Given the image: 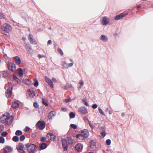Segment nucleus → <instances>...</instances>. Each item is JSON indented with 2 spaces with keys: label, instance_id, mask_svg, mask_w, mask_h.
<instances>
[{
  "label": "nucleus",
  "instance_id": "nucleus-1",
  "mask_svg": "<svg viewBox=\"0 0 153 153\" xmlns=\"http://www.w3.org/2000/svg\"><path fill=\"white\" fill-rule=\"evenodd\" d=\"M1 29L6 33H8L12 30V27L10 25L5 23L1 26Z\"/></svg>",
  "mask_w": 153,
  "mask_h": 153
},
{
  "label": "nucleus",
  "instance_id": "nucleus-2",
  "mask_svg": "<svg viewBox=\"0 0 153 153\" xmlns=\"http://www.w3.org/2000/svg\"><path fill=\"white\" fill-rule=\"evenodd\" d=\"M45 123L43 121H39L36 124V127L40 130H43L45 127Z\"/></svg>",
  "mask_w": 153,
  "mask_h": 153
},
{
  "label": "nucleus",
  "instance_id": "nucleus-3",
  "mask_svg": "<svg viewBox=\"0 0 153 153\" xmlns=\"http://www.w3.org/2000/svg\"><path fill=\"white\" fill-rule=\"evenodd\" d=\"M16 149L20 153H24L25 149L24 145L22 143H19L16 146Z\"/></svg>",
  "mask_w": 153,
  "mask_h": 153
},
{
  "label": "nucleus",
  "instance_id": "nucleus-4",
  "mask_svg": "<svg viewBox=\"0 0 153 153\" xmlns=\"http://www.w3.org/2000/svg\"><path fill=\"white\" fill-rule=\"evenodd\" d=\"M7 65L9 70L13 72L16 70V65L10 62H8Z\"/></svg>",
  "mask_w": 153,
  "mask_h": 153
},
{
  "label": "nucleus",
  "instance_id": "nucleus-5",
  "mask_svg": "<svg viewBox=\"0 0 153 153\" xmlns=\"http://www.w3.org/2000/svg\"><path fill=\"white\" fill-rule=\"evenodd\" d=\"M78 111L81 114H85L88 113L87 109L85 106L81 107L79 108Z\"/></svg>",
  "mask_w": 153,
  "mask_h": 153
},
{
  "label": "nucleus",
  "instance_id": "nucleus-6",
  "mask_svg": "<svg viewBox=\"0 0 153 153\" xmlns=\"http://www.w3.org/2000/svg\"><path fill=\"white\" fill-rule=\"evenodd\" d=\"M36 151L37 148L34 145H29V153H35Z\"/></svg>",
  "mask_w": 153,
  "mask_h": 153
},
{
  "label": "nucleus",
  "instance_id": "nucleus-7",
  "mask_svg": "<svg viewBox=\"0 0 153 153\" xmlns=\"http://www.w3.org/2000/svg\"><path fill=\"white\" fill-rule=\"evenodd\" d=\"M12 86H10L6 91V96L7 98H9L11 96V95L12 94Z\"/></svg>",
  "mask_w": 153,
  "mask_h": 153
},
{
  "label": "nucleus",
  "instance_id": "nucleus-8",
  "mask_svg": "<svg viewBox=\"0 0 153 153\" xmlns=\"http://www.w3.org/2000/svg\"><path fill=\"white\" fill-rule=\"evenodd\" d=\"M4 153H10L13 150V148L11 146H6L3 149Z\"/></svg>",
  "mask_w": 153,
  "mask_h": 153
},
{
  "label": "nucleus",
  "instance_id": "nucleus-9",
  "mask_svg": "<svg viewBox=\"0 0 153 153\" xmlns=\"http://www.w3.org/2000/svg\"><path fill=\"white\" fill-rule=\"evenodd\" d=\"M9 118L10 117H7L4 114L3 115L2 117H1L0 120L2 123H8Z\"/></svg>",
  "mask_w": 153,
  "mask_h": 153
},
{
  "label": "nucleus",
  "instance_id": "nucleus-10",
  "mask_svg": "<svg viewBox=\"0 0 153 153\" xmlns=\"http://www.w3.org/2000/svg\"><path fill=\"white\" fill-rule=\"evenodd\" d=\"M109 19L106 16L102 17V19L101 20V24L103 25H106L108 24L109 23Z\"/></svg>",
  "mask_w": 153,
  "mask_h": 153
},
{
  "label": "nucleus",
  "instance_id": "nucleus-11",
  "mask_svg": "<svg viewBox=\"0 0 153 153\" xmlns=\"http://www.w3.org/2000/svg\"><path fill=\"white\" fill-rule=\"evenodd\" d=\"M128 13H124L120 14L119 15H117L115 18V20H118L123 18L127 15Z\"/></svg>",
  "mask_w": 153,
  "mask_h": 153
},
{
  "label": "nucleus",
  "instance_id": "nucleus-12",
  "mask_svg": "<svg viewBox=\"0 0 153 153\" xmlns=\"http://www.w3.org/2000/svg\"><path fill=\"white\" fill-rule=\"evenodd\" d=\"M62 146L64 151H66L68 149V144L67 140L65 139L62 140Z\"/></svg>",
  "mask_w": 153,
  "mask_h": 153
},
{
  "label": "nucleus",
  "instance_id": "nucleus-13",
  "mask_svg": "<svg viewBox=\"0 0 153 153\" xmlns=\"http://www.w3.org/2000/svg\"><path fill=\"white\" fill-rule=\"evenodd\" d=\"M81 134L85 137L86 138L88 137L89 135V133L88 130L86 129H84L82 130L81 133Z\"/></svg>",
  "mask_w": 153,
  "mask_h": 153
},
{
  "label": "nucleus",
  "instance_id": "nucleus-14",
  "mask_svg": "<svg viewBox=\"0 0 153 153\" xmlns=\"http://www.w3.org/2000/svg\"><path fill=\"white\" fill-rule=\"evenodd\" d=\"M75 148L78 152H80L82 150L83 146L81 144L78 143L75 145Z\"/></svg>",
  "mask_w": 153,
  "mask_h": 153
},
{
  "label": "nucleus",
  "instance_id": "nucleus-15",
  "mask_svg": "<svg viewBox=\"0 0 153 153\" xmlns=\"http://www.w3.org/2000/svg\"><path fill=\"white\" fill-rule=\"evenodd\" d=\"M45 81L48 83V85L51 88L53 87V84L51 80L47 76L45 77Z\"/></svg>",
  "mask_w": 153,
  "mask_h": 153
},
{
  "label": "nucleus",
  "instance_id": "nucleus-16",
  "mask_svg": "<svg viewBox=\"0 0 153 153\" xmlns=\"http://www.w3.org/2000/svg\"><path fill=\"white\" fill-rule=\"evenodd\" d=\"M56 115V113L53 111L51 112L48 114V117L49 119H51L53 117H55Z\"/></svg>",
  "mask_w": 153,
  "mask_h": 153
},
{
  "label": "nucleus",
  "instance_id": "nucleus-17",
  "mask_svg": "<svg viewBox=\"0 0 153 153\" xmlns=\"http://www.w3.org/2000/svg\"><path fill=\"white\" fill-rule=\"evenodd\" d=\"M15 61L16 64L19 65L21 63V60L19 57L16 56L15 57Z\"/></svg>",
  "mask_w": 153,
  "mask_h": 153
},
{
  "label": "nucleus",
  "instance_id": "nucleus-18",
  "mask_svg": "<svg viewBox=\"0 0 153 153\" xmlns=\"http://www.w3.org/2000/svg\"><path fill=\"white\" fill-rule=\"evenodd\" d=\"M76 137L77 138L79 139V140H83L85 138L83 135H82L81 134L76 135Z\"/></svg>",
  "mask_w": 153,
  "mask_h": 153
},
{
  "label": "nucleus",
  "instance_id": "nucleus-19",
  "mask_svg": "<svg viewBox=\"0 0 153 153\" xmlns=\"http://www.w3.org/2000/svg\"><path fill=\"white\" fill-rule=\"evenodd\" d=\"M29 37H30V42L33 45H36V41L32 37L30 36V34H29Z\"/></svg>",
  "mask_w": 153,
  "mask_h": 153
},
{
  "label": "nucleus",
  "instance_id": "nucleus-20",
  "mask_svg": "<svg viewBox=\"0 0 153 153\" xmlns=\"http://www.w3.org/2000/svg\"><path fill=\"white\" fill-rule=\"evenodd\" d=\"M17 71L18 74L20 76L22 77V76L23 72L22 69L21 68H18L17 70Z\"/></svg>",
  "mask_w": 153,
  "mask_h": 153
},
{
  "label": "nucleus",
  "instance_id": "nucleus-21",
  "mask_svg": "<svg viewBox=\"0 0 153 153\" xmlns=\"http://www.w3.org/2000/svg\"><path fill=\"white\" fill-rule=\"evenodd\" d=\"M100 39L104 41H106L108 38L105 35H102L100 37Z\"/></svg>",
  "mask_w": 153,
  "mask_h": 153
},
{
  "label": "nucleus",
  "instance_id": "nucleus-22",
  "mask_svg": "<svg viewBox=\"0 0 153 153\" xmlns=\"http://www.w3.org/2000/svg\"><path fill=\"white\" fill-rule=\"evenodd\" d=\"M12 106L13 108H16L19 107V104L17 102H15L13 103Z\"/></svg>",
  "mask_w": 153,
  "mask_h": 153
},
{
  "label": "nucleus",
  "instance_id": "nucleus-23",
  "mask_svg": "<svg viewBox=\"0 0 153 153\" xmlns=\"http://www.w3.org/2000/svg\"><path fill=\"white\" fill-rule=\"evenodd\" d=\"M47 147V144L45 143H43L40 146V149H44Z\"/></svg>",
  "mask_w": 153,
  "mask_h": 153
},
{
  "label": "nucleus",
  "instance_id": "nucleus-24",
  "mask_svg": "<svg viewBox=\"0 0 153 153\" xmlns=\"http://www.w3.org/2000/svg\"><path fill=\"white\" fill-rule=\"evenodd\" d=\"M42 102L43 104L45 105V106H48V101L45 100L44 98H42Z\"/></svg>",
  "mask_w": 153,
  "mask_h": 153
},
{
  "label": "nucleus",
  "instance_id": "nucleus-25",
  "mask_svg": "<svg viewBox=\"0 0 153 153\" xmlns=\"http://www.w3.org/2000/svg\"><path fill=\"white\" fill-rule=\"evenodd\" d=\"M12 140L15 142H18L19 140V137L17 136H14L12 138Z\"/></svg>",
  "mask_w": 153,
  "mask_h": 153
},
{
  "label": "nucleus",
  "instance_id": "nucleus-26",
  "mask_svg": "<svg viewBox=\"0 0 153 153\" xmlns=\"http://www.w3.org/2000/svg\"><path fill=\"white\" fill-rule=\"evenodd\" d=\"M82 101L83 103L85 105L87 106H89V105L87 101V100L86 99H83L82 100Z\"/></svg>",
  "mask_w": 153,
  "mask_h": 153
},
{
  "label": "nucleus",
  "instance_id": "nucleus-27",
  "mask_svg": "<svg viewBox=\"0 0 153 153\" xmlns=\"http://www.w3.org/2000/svg\"><path fill=\"white\" fill-rule=\"evenodd\" d=\"M22 132L20 130H17L15 133V134L17 136H19L22 134Z\"/></svg>",
  "mask_w": 153,
  "mask_h": 153
},
{
  "label": "nucleus",
  "instance_id": "nucleus-28",
  "mask_svg": "<svg viewBox=\"0 0 153 153\" xmlns=\"http://www.w3.org/2000/svg\"><path fill=\"white\" fill-rule=\"evenodd\" d=\"M56 138V137L55 135L51 133V136L50 138V140L54 141L55 140Z\"/></svg>",
  "mask_w": 153,
  "mask_h": 153
},
{
  "label": "nucleus",
  "instance_id": "nucleus-29",
  "mask_svg": "<svg viewBox=\"0 0 153 153\" xmlns=\"http://www.w3.org/2000/svg\"><path fill=\"white\" fill-rule=\"evenodd\" d=\"M29 96H32V97H33L35 95V93L33 91H32L29 89Z\"/></svg>",
  "mask_w": 153,
  "mask_h": 153
},
{
  "label": "nucleus",
  "instance_id": "nucleus-30",
  "mask_svg": "<svg viewBox=\"0 0 153 153\" xmlns=\"http://www.w3.org/2000/svg\"><path fill=\"white\" fill-rule=\"evenodd\" d=\"M69 116L70 118H73L75 117V114L73 112H71L70 113Z\"/></svg>",
  "mask_w": 153,
  "mask_h": 153
},
{
  "label": "nucleus",
  "instance_id": "nucleus-31",
  "mask_svg": "<svg viewBox=\"0 0 153 153\" xmlns=\"http://www.w3.org/2000/svg\"><path fill=\"white\" fill-rule=\"evenodd\" d=\"M34 81L35 82L33 84V85L35 87H37L38 85H39V82H38V81L36 79H34Z\"/></svg>",
  "mask_w": 153,
  "mask_h": 153
},
{
  "label": "nucleus",
  "instance_id": "nucleus-32",
  "mask_svg": "<svg viewBox=\"0 0 153 153\" xmlns=\"http://www.w3.org/2000/svg\"><path fill=\"white\" fill-rule=\"evenodd\" d=\"M98 110L99 112L102 115L105 116V114L104 112L102 111V110L101 109V108H98Z\"/></svg>",
  "mask_w": 153,
  "mask_h": 153
},
{
  "label": "nucleus",
  "instance_id": "nucleus-33",
  "mask_svg": "<svg viewBox=\"0 0 153 153\" xmlns=\"http://www.w3.org/2000/svg\"><path fill=\"white\" fill-rule=\"evenodd\" d=\"M68 143L70 144H72L73 143V141L71 138L69 137L68 138Z\"/></svg>",
  "mask_w": 153,
  "mask_h": 153
},
{
  "label": "nucleus",
  "instance_id": "nucleus-34",
  "mask_svg": "<svg viewBox=\"0 0 153 153\" xmlns=\"http://www.w3.org/2000/svg\"><path fill=\"white\" fill-rule=\"evenodd\" d=\"M57 51L58 52L61 54V55L62 56L63 54V53L62 50L58 48L57 49Z\"/></svg>",
  "mask_w": 153,
  "mask_h": 153
},
{
  "label": "nucleus",
  "instance_id": "nucleus-35",
  "mask_svg": "<svg viewBox=\"0 0 153 153\" xmlns=\"http://www.w3.org/2000/svg\"><path fill=\"white\" fill-rule=\"evenodd\" d=\"M25 136L24 135H22L20 137V140L21 141H23L25 139Z\"/></svg>",
  "mask_w": 153,
  "mask_h": 153
},
{
  "label": "nucleus",
  "instance_id": "nucleus-36",
  "mask_svg": "<svg viewBox=\"0 0 153 153\" xmlns=\"http://www.w3.org/2000/svg\"><path fill=\"white\" fill-rule=\"evenodd\" d=\"M4 139L2 137H0V143H4Z\"/></svg>",
  "mask_w": 153,
  "mask_h": 153
},
{
  "label": "nucleus",
  "instance_id": "nucleus-37",
  "mask_svg": "<svg viewBox=\"0 0 153 153\" xmlns=\"http://www.w3.org/2000/svg\"><path fill=\"white\" fill-rule=\"evenodd\" d=\"M23 82L25 84L27 85H28V83H29V80L28 79L23 80Z\"/></svg>",
  "mask_w": 153,
  "mask_h": 153
},
{
  "label": "nucleus",
  "instance_id": "nucleus-38",
  "mask_svg": "<svg viewBox=\"0 0 153 153\" xmlns=\"http://www.w3.org/2000/svg\"><path fill=\"white\" fill-rule=\"evenodd\" d=\"M71 127L73 128L74 129H76L77 128V126L74 124H71L70 125Z\"/></svg>",
  "mask_w": 153,
  "mask_h": 153
},
{
  "label": "nucleus",
  "instance_id": "nucleus-39",
  "mask_svg": "<svg viewBox=\"0 0 153 153\" xmlns=\"http://www.w3.org/2000/svg\"><path fill=\"white\" fill-rule=\"evenodd\" d=\"M7 132H4L1 133V135L2 137H6L7 135Z\"/></svg>",
  "mask_w": 153,
  "mask_h": 153
},
{
  "label": "nucleus",
  "instance_id": "nucleus-40",
  "mask_svg": "<svg viewBox=\"0 0 153 153\" xmlns=\"http://www.w3.org/2000/svg\"><path fill=\"white\" fill-rule=\"evenodd\" d=\"M51 133H49L47 134L46 136L47 139H48V140H50V138L51 136Z\"/></svg>",
  "mask_w": 153,
  "mask_h": 153
},
{
  "label": "nucleus",
  "instance_id": "nucleus-41",
  "mask_svg": "<svg viewBox=\"0 0 153 153\" xmlns=\"http://www.w3.org/2000/svg\"><path fill=\"white\" fill-rule=\"evenodd\" d=\"M106 144L108 145H109L111 144V141L110 139H108L106 141Z\"/></svg>",
  "mask_w": 153,
  "mask_h": 153
},
{
  "label": "nucleus",
  "instance_id": "nucleus-42",
  "mask_svg": "<svg viewBox=\"0 0 153 153\" xmlns=\"http://www.w3.org/2000/svg\"><path fill=\"white\" fill-rule=\"evenodd\" d=\"M100 134L102 137H104L106 135V133L105 132V131H102L100 133Z\"/></svg>",
  "mask_w": 153,
  "mask_h": 153
},
{
  "label": "nucleus",
  "instance_id": "nucleus-43",
  "mask_svg": "<svg viewBox=\"0 0 153 153\" xmlns=\"http://www.w3.org/2000/svg\"><path fill=\"white\" fill-rule=\"evenodd\" d=\"M4 15L0 12V19H4Z\"/></svg>",
  "mask_w": 153,
  "mask_h": 153
},
{
  "label": "nucleus",
  "instance_id": "nucleus-44",
  "mask_svg": "<svg viewBox=\"0 0 153 153\" xmlns=\"http://www.w3.org/2000/svg\"><path fill=\"white\" fill-rule=\"evenodd\" d=\"M33 106L35 108H37L39 107V105L36 102H34L33 103Z\"/></svg>",
  "mask_w": 153,
  "mask_h": 153
},
{
  "label": "nucleus",
  "instance_id": "nucleus-45",
  "mask_svg": "<svg viewBox=\"0 0 153 153\" xmlns=\"http://www.w3.org/2000/svg\"><path fill=\"white\" fill-rule=\"evenodd\" d=\"M46 139H47V138L45 137H42L40 139V140L42 142H44L45 140Z\"/></svg>",
  "mask_w": 153,
  "mask_h": 153
},
{
  "label": "nucleus",
  "instance_id": "nucleus-46",
  "mask_svg": "<svg viewBox=\"0 0 153 153\" xmlns=\"http://www.w3.org/2000/svg\"><path fill=\"white\" fill-rule=\"evenodd\" d=\"M4 129V126L2 125H0V133Z\"/></svg>",
  "mask_w": 153,
  "mask_h": 153
},
{
  "label": "nucleus",
  "instance_id": "nucleus-47",
  "mask_svg": "<svg viewBox=\"0 0 153 153\" xmlns=\"http://www.w3.org/2000/svg\"><path fill=\"white\" fill-rule=\"evenodd\" d=\"M38 56L39 58H41L42 57H45V55H41L40 54H39L38 55Z\"/></svg>",
  "mask_w": 153,
  "mask_h": 153
},
{
  "label": "nucleus",
  "instance_id": "nucleus-48",
  "mask_svg": "<svg viewBox=\"0 0 153 153\" xmlns=\"http://www.w3.org/2000/svg\"><path fill=\"white\" fill-rule=\"evenodd\" d=\"M97 105L96 104H94L92 106V108L94 109L96 108H97Z\"/></svg>",
  "mask_w": 153,
  "mask_h": 153
},
{
  "label": "nucleus",
  "instance_id": "nucleus-49",
  "mask_svg": "<svg viewBox=\"0 0 153 153\" xmlns=\"http://www.w3.org/2000/svg\"><path fill=\"white\" fill-rule=\"evenodd\" d=\"M89 124L91 128L92 129L94 128V127L89 121Z\"/></svg>",
  "mask_w": 153,
  "mask_h": 153
},
{
  "label": "nucleus",
  "instance_id": "nucleus-50",
  "mask_svg": "<svg viewBox=\"0 0 153 153\" xmlns=\"http://www.w3.org/2000/svg\"><path fill=\"white\" fill-rule=\"evenodd\" d=\"M24 130L25 131H26L29 130V127L27 126H26L25 128L24 129Z\"/></svg>",
  "mask_w": 153,
  "mask_h": 153
},
{
  "label": "nucleus",
  "instance_id": "nucleus-51",
  "mask_svg": "<svg viewBox=\"0 0 153 153\" xmlns=\"http://www.w3.org/2000/svg\"><path fill=\"white\" fill-rule=\"evenodd\" d=\"M61 110L62 111H67L66 108H64V107L62 108Z\"/></svg>",
  "mask_w": 153,
  "mask_h": 153
},
{
  "label": "nucleus",
  "instance_id": "nucleus-52",
  "mask_svg": "<svg viewBox=\"0 0 153 153\" xmlns=\"http://www.w3.org/2000/svg\"><path fill=\"white\" fill-rule=\"evenodd\" d=\"M52 80L54 82H57V80L55 78H52Z\"/></svg>",
  "mask_w": 153,
  "mask_h": 153
},
{
  "label": "nucleus",
  "instance_id": "nucleus-53",
  "mask_svg": "<svg viewBox=\"0 0 153 153\" xmlns=\"http://www.w3.org/2000/svg\"><path fill=\"white\" fill-rule=\"evenodd\" d=\"M79 83L81 86L83 85V82L82 81H80Z\"/></svg>",
  "mask_w": 153,
  "mask_h": 153
},
{
  "label": "nucleus",
  "instance_id": "nucleus-54",
  "mask_svg": "<svg viewBox=\"0 0 153 153\" xmlns=\"http://www.w3.org/2000/svg\"><path fill=\"white\" fill-rule=\"evenodd\" d=\"M73 63H69L68 65V66L69 67L72 66L73 65Z\"/></svg>",
  "mask_w": 153,
  "mask_h": 153
},
{
  "label": "nucleus",
  "instance_id": "nucleus-55",
  "mask_svg": "<svg viewBox=\"0 0 153 153\" xmlns=\"http://www.w3.org/2000/svg\"><path fill=\"white\" fill-rule=\"evenodd\" d=\"M100 130L102 131H102H105V129H104V128L103 127H100Z\"/></svg>",
  "mask_w": 153,
  "mask_h": 153
},
{
  "label": "nucleus",
  "instance_id": "nucleus-56",
  "mask_svg": "<svg viewBox=\"0 0 153 153\" xmlns=\"http://www.w3.org/2000/svg\"><path fill=\"white\" fill-rule=\"evenodd\" d=\"M25 146L26 147H27V150L28 151L29 150V144H26Z\"/></svg>",
  "mask_w": 153,
  "mask_h": 153
},
{
  "label": "nucleus",
  "instance_id": "nucleus-57",
  "mask_svg": "<svg viewBox=\"0 0 153 153\" xmlns=\"http://www.w3.org/2000/svg\"><path fill=\"white\" fill-rule=\"evenodd\" d=\"M13 78L14 79H15V80H16V79H17V82H18V79L17 78V77L16 76H13Z\"/></svg>",
  "mask_w": 153,
  "mask_h": 153
},
{
  "label": "nucleus",
  "instance_id": "nucleus-58",
  "mask_svg": "<svg viewBox=\"0 0 153 153\" xmlns=\"http://www.w3.org/2000/svg\"><path fill=\"white\" fill-rule=\"evenodd\" d=\"M48 44H51L52 43L51 41V40H49L48 41Z\"/></svg>",
  "mask_w": 153,
  "mask_h": 153
},
{
  "label": "nucleus",
  "instance_id": "nucleus-59",
  "mask_svg": "<svg viewBox=\"0 0 153 153\" xmlns=\"http://www.w3.org/2000/svg\"><path fill=\"white\" fill-rule=\"evenodd\" d=\"M83 119H84V120H88V121H89L88 120V118H87L86 117H84V118H83Z\"/></svg>",
  "mask_w": 153,
  "mask_h": 153
},
{
  "label": "nucleus",
  "instance_id": "nucleus-60",
  "mask_svg": "<svg viewBox=\"0 0 153 153\" xmlns=\"http://www.w3.org/2000/svg\"><path fill=\"white\" fill-rule=\"evenodd\" d=\"M7 56V55L6 54H4L3 55V57H5V56Z\"/></svg>",
  "mask_w": 153,
  "mask_h": 153
},
{
  "label": "nucleus",
  "instance_id": "nucleus-61",
  "mask_svg": "<svg viewBox=\"0 0 153 153\" xmlns=\"http://www.w3.org/2000/svg\"><path fill=\"white\" fill-rule=\"evenodd\" d=\"M65 101L66 102H68L69 101L68 100V99H66L65 100Z\"/></svg>",
  "mask_w": 153,
  "mask_h": 153
},
{
  "label": "nucleus",
  "instance_id": "nucleus-62",
  "mask_svg": "<svg viewBox=\"0 0 153 153\" xmlns=\"http://www.w3.org/2000/svg\"><path fill=\"white\" fill-rule=\"evenodd\" d=\"M137 8H140V6H138L137 7Z\"/></svg>",
  "mask_w": 153,
  "mask_h": 153
},
{
  "label": "nucleus",
  "instance_id": "nucleus-63",
  "mask_svg": "<svg viewBox=\"0 0 153 153\" xmlns=\"http://www.w3.org/2000/svg\"><path fill=\"white\" fill-rule=\"evenodd\" d=\"M66 65H67V64L66 63H64V64H63V66H65Z\"/></svg>",
  "mask_w": 153,
  "mask_h": 153
},
{
  "label": "nucleus",
  "instance_id": "nucleus-64",
  "mask_svg": "<svg viewBox=\"0 0 153 153\" xmlns=\"http://www.w3.org/2000/svg\"><path fill=\"white\" fill-rule=\"evenodd\" d=\"M88 153H93V152H89Z\"/></svg>",
  "mask_w": 153,
  "mask_h": 153
}]
</instances>
